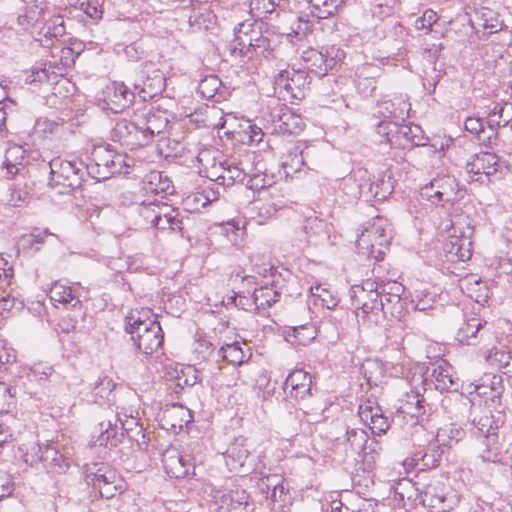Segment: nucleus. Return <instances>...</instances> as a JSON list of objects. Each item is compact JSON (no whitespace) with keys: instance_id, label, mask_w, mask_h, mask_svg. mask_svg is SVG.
I'll use <instances>...</instances> for the list:
<instances>
[{"instance_id":"obj_1","label":"nucleus","mask_w":512,"mask_h":512,"mask_svg":"<svg viewBox=\"0 0 512 512\" xmlns=\"http://www.w3.org/2000/svg\"><path fill=\"white\" fill-rule=\"evenodd\" d=\"M126 331L137 349L145 355L153 354L163 343L162 328L149 308L131 310L126 316Z\"/></svg>"},{"instance_id":"obj_2","label":"nucleus","mask_w":512,"mask_h":512,"mask_svg":"<svg viewBox=\"0 0 512 512\" xmlns=\"http://www.w3.org/2000/svg\"><path fill=\"white\" fill-rule=\"evenodd\" d=\"M131 158L118 153L109 145L95 147L91 153V163L86 165L88 175L97 181L107 180L115 174L128 173Z\"/></svg>"},{"instance_id":"obj_3","label":"nucleus","mask_w":512,"mask_h":512,"mask_svg":"<svg viewBox=\"0 0 512 512\" xmlns=\"http://www.w3.org/2000/svg\"><path fill=\"white\" fill-rule=\"evenodd\" d=\"M352 305L358 321L364 324L370 321H377L381 310H383L382 297L378 285L367 280L362 286L352 287Z\"/></svg>"},{"instance_id":"obj_4","label":"nucleus","mask_w":512,"mask_h":512,"mask_svg":"<svg viewBox=\"0 0 512 512\" xmlns=\"http://www.w3.org/2000/svg\"><path fill=\"white\" fill-rule=\"evenodd\" d=\"M134 431L135 434H140L142 431L138 420L131 415H124V418H122L117 414L99 423V434L93 436V443L109 448L116 447L121 442L125 433L129 438H133L134 436L130 433Z\"/></svg>"},{"instance_id":"obj_5","label":"nucleus","mask_w":512,"mask_h":512,"mask_svg":"<svg viewBox=\"0 0 512 512\" xmlns=\"http://www.w3.org/2000/svg\"><path fill=\"white\" fill-rule=\"evenodd\" d=\"M50 181L52 188L75 190L82 186L85 176L88 175L86 165L81 160H64L60 157L49 162Z\"/></svg>"},{"instance_id":"obj_6","label":"nucleus","mask_w":512,"mask_h":512,"mask_svg":"<svg viewBox=\"0 0 512 512\" xmlns=\"http://www.w3.org/2000/svg\"><path fill=\"white\" fill-rule=\"evenodd\" d=\"M420 195L432 204L441 206L453 204L463 197L459 181L451 174H437L421 187Z\"/></svg>"},{"instance_id":"obj_7","label":"nucleus","mask_w":512,"mask_h":512,"mask_svg":"<svg viewBox=\"0 0 512 512\" xmlns=\"http://www.w3.org/2000/svg\"><path fill=\"white\" fill-rule=\"evenodd\" d=\"M308 73L305 70L287 68L281 70L274 80V90L283 99L302 100L309 90Z\"/></svg>"},{"instance_id":"obj_8","label":"nucleus","mask_w":512,"mask_h":512,"mask_svg":"<svg viewBox=\"0 0 512 512\" xmlns=\"http://www.w3.org/2000/svg\"><path fill=\"white\" fill-rule=\"evenodd\" d=\"M422 502L433 512H450L460 502V495L451 486L436 481L427 485Z\"/></svg>"},{"instance_id":"obj_9","label":"nucleus","mask_w":512,"mask_h":512,"mask_svg":"<svg viewBox=\"0 0 512 512\" xmlns=\"http://www.w3.org/2000/svg\"><path fill=\"white\" fill-rule=\"evenodd\" d=\"M166 79L164 73L154 67L152 63H145L140 71V78L133 84V88L143 101L152 99L162 93Z\"/></svg>"},{"instance_id":"obj_10","label":"nucleus","mask_w":512,"mask_h":512,"mask_svg":"<svg viewBox=\"0 0 512 512\" xmlns=\"http://www.w3.org/2000/svg\"><path fill=\"white\" fill-rule=\"evenodd\" d=\"M234 34L235 37L228 46L231 55L252 58L254 39L262 35L261 23H240Z\"/></svg>"},{"instance_id":"obj_11","label":"nucleus","mask_w":512,"mask_h":512,"mask_svg":"<svg viewBox=\"0 0 512 512\" xmlns=\"http://www.w3.org/2000/svg\"><path fill=\"white\" fill-rule=\"evenodd\" d=\"M113 137L131 150L149 144V137L147 134H144L141 121L118 120L113 129Z\"/></svg>"},{"instance_id":"obj_12","label":"nucleus","mask_w":512,"mask_h":512,"mask_svg":"<svg viewBox=\"0 0 512 512\" xmlns=\"http://www.w3.org/2000/svg\"><path fill=\"white\" fill-rule=\"evenodd\" d=\"M270 119L275 133L299 134L305 127L303 118L283 104L272 109Z\"/></svg>"},{"instance_id":"obj_13","label":"nucleus","mask_w":512,"mask_h":512,"mask_svg":"<svg viewBox=\"0 0 512 512\" xmlns=\"http://www.w3.org/2000/svg\"><path fill=\"white\" fill-rule=\"evenodd\" d=\"M225 463L228 469L236 473H246L253 467L250 458L249 444L244 438H236L229 444L224 453Z\"/></svg>"},{"instance_id":"obj_14","label":"nucleus","mask_w":512,"mask_h":512,"mask_svg":"<svg viewBox=\"0 0 512 512\" xmlns=\"http://www.w3.org/2000/svg\"><path fill=\"white\" fill-rule=\"evenodd\" d=\"M92 485L102 498L110 499L125 489V481L112 468L103 466L91 477Z\"/></svg>"},{"instance_id":"obj_15","label":"nucleus","mask_w":512,"mask_h":512,"mask_svg":"<svg viewBox=\"0 0 512 512\" xmlns=\"http://www.w3.org/2000/svg\"><path fill=\"white\" fill-rule=\"evenodd\" d=\"M499 158L490 152H480L471 156L467 161L465 169L467 173L477 176L473 181L483 183L484 178L490 181V177L498 171Z\"/></svg>"},{"instance_id":"obj_16","label":"nucleus","mask_w":512,"mask_h":512,"mask_svg":"<svg viewBox=\"0 0 512 512\" xmlns=\"http://www.w3.org/2000/svg\"><path fill=\"white\" fill-rule=\"evenodd\" d=\"M411 104L403 95L377 102L373 116L392 121L404 122L410 115Z\"/></svg>"},{"instance_id":"obj_17","label":"nucleus","mask_w":512,"mask_h":512,"mask_svg":"<svg viewBox=\"0 0 512 512\" xmlns=\"http://www.w3.org/2000/svg\"><path fill=\"white\" fill-rule=\"evenodd\" d=\"M138 213L145 222L150 224H161L162 222L182 224L183 222V218H179V209L169 205L142 204L138 207Z\"/></svg>"},{"instance_id":"obj_18","label":"nucleus","mask_w":512,"mask_h":512,"mask_svg":"<svg viewBox=\"0 0 512 512\" xmlns=\"http://www.w3.org/2000/svg\"><path fill=\"white\" fill-rule=\"evenodd\" d=\"M158 419L163 429L176 433L190 423L193 416L188 408L179 404H173L165 407L158 414Z\"/></svg>"},{"instance_id":"obj_19","label":"nucleus","mask_w":512,"mask_h":512,"mask_svg":"<svg viewBox=\"0 0 512 512\" xmlns=\"http://www.w3.org/2000/svg\"><path fill=\"white\" fill-rule=\"evenodd\" d=\"M426 140L419 125L399 121L397 131L391 139V146L403 149L409 146H423Z\"/></svg>"},{"instance_id":"obj_20","label":"nucleus","mask_w":512,"mask_h":512,"mask_svg":"<svg viewBox=\"0 0 512 512\" xmlns=\"http://www.w3.org/2000/svg\"><path fill=\"white\" fill-rule=\"evenodd\" d=\"M386 242L384 228L382 226H367L358 236L356 244L363 254H367L369 257L380 260L382 259V252L377 250L378 254L375 255V246H383Z\"/></svg>"},{"instance_id":"obj_21","label":"nucleus","mask_w":512,"mask_h":512,"mask_svg":"<svg viewBox=\"0 0 512 512\" xmlns=\"http://www.w3.org/2000/svg\"><path fill=\"white\" fill-rule=\"evenodd\" d=\"M135 97V90H131L123 82H114L107 87L105 101L111 111L118 113L128 108L134 102Z\"/></svg>"},{"instance_id":"obj_22","label":"nucleus","mask_w":512,"mask_h":512,"mask_svg":"<svg viewBox=\"0 0 512 512\" xmlns=\"http://www.w3.org/2000/svg\"><path fill=\"white\" fill-rule=\"evenodd\" d=\"M311 389V375L302 369L292 371L284 383L286 394L295 400L305 399L311 394Z\"/></svg>"},{"instance_id":"obj_23","label":"nucleus","mask_w":512,"mask_h":512,"mask_svg":"<svg viewBox=\"0 0 512 512\" xmlns=\"http://www.w3.org/2000/svg\"><path fill=\"white\" fill-rule=\"evenodd\" d=\"M449 241L445 244V251L450 261H466L472 255V241L469 236L457 235L455 226L448 230Z\"/></svg>"},{"instance_id":"obj_24","label":"nucleus","mask_w":512,"mask_h":512,"mask_svg":"<svg viewBox=\"0 0 512 512\" xmlns=\"http://www.w3.org/2000/svg\"><path fill=\"white\" fill-rule=\"evenodd\" d=\"M361 421L371 430L373 434L385 433L389 428L386 417L382 415L379 406L373 405L371 402H365L359 406L358 411Z\"/></svg>"},{"instance_id":"obj_25","label":"nucleus","mask_w":512,"mask_h":512,"mask_svg":"<svg viewBox=\"0 0 512 512\" xmlns=\"http://www.w3.org/2000/svg\"><path fill=\"white\" fill-rule=\"evenodd\" d=\"M162 462L166 473L174 478L186 477L193 468L190 461L175 448L167 449L163 453Z\"/></svg>"},{"instance_id":"obj_26","label":"nucleus","mask_w":512,"mask_h":512,"mask_svg":"<svg viewBox=\"0 0 512 512\" xmlns=\"http://www.w3.org/2000/svg\"><path fill=\"white\" fill-rule=\"evenodd\" d=\"M221 502L228 512H252L253 504L248 493L239 486H235L221 497Z\"/></svg>"},{"instance_id":"obj_27","label":"nucleus","mask_w":512,"mask_h":512,"mask_svg":"<svg viewBox=\"0 0 512 512\" xmlns=\"http://www.w3.org/2000/svg\"><path fill=\"white\" fill-rule=\"evenodd\" d=\"M432 377L436 389L440 391H456L458 389V378L455 376L452 366L445 361L434 367Z\"/></svg>"},{"instance_id":"obj_28","label":"nucleus","mask_w":512,"mask_h":512,"mask_svg":"<svg viewBox=\"0 0 512 512\" xmlns=\"http://www.w3.org/2000/svg\"><path fill=\"white\" fill-rule=\"evenodd\" d=\"M40 34L43 39H39L41 44L45 47L53 45V40H59L66 35V25L63 15H53L46 20Z\"/></svg>"},{"instance_id":"obj_29","label":"nucleus","mask_w":512,"mask_h":512,"mask_svg":"<svg viewBox=\"0 0 512 512\" xmlns=\"http://www.w3.org/2000/svg\"><path fill=\"white\" fill-rule=\"evenodd\" d=\"M316 337L315 327L309 323L286 327L285 339L295 346H306Z\"/></svg>"},{"instance_id":"obj_30","label":"nucleus","mask_w":512,"mask_h":512,"mask_svg":"<svg viewBox=\"0 0 512 512\" xmlns=\"http://www.w3.org/2000/svg\"><path fill=\"white\" fill-rule=\"evenodd\" d=\"M49 298L55 304H61L66 309H75L80 307L81 302L77 296H75L72 287L66 286L63 283L55 282L50 291Z\"/></svg>"},{"instance_id":"obj_31","label":"nucleus","mask_w":512,"mask_h":512,"mask_svg":"<svg viewBox=\"0 0 512 512\" xmlns=\"http://www.w3.org/2000/svg\"><path fill=\"white\" fill-rule=\"evenodd\" d=\"M486 321L472 317L465 320L458 328L456 340L463 345H473L478 339V333L481 331Z\"/></svg>"},{"instance_id":"obj_32","label":"nucleus","mask_w":512,"mask_h":512,"mask_svg":"<svg viewBox=\"0 0 512 512\" xmlns=\"http://www.w3.org/2000/svg\"><path fill=\"white\" fill-rule=\"evenodd\" d=\"M25 150L18 145L9 147L5 152L2 168L6 169V176L11 178L25 169Z\"/></svg>"},{"instance_id":"obj_33","label":"nucleus","mask_w":512,"mask_h":512,"mask_svg":"<svg viewBox=\"0 0 512 512\" xmlns=\"http://www.w3.org/2000/svg\"><path fill=\"white\" fill-rule=\"evenodd\" d=\"M43 467L53 474L64 473L69 468V462L51 445H45L42 453Z\"/></svg>"},{"instance_id":"obj_34","label":"nucleus","mask_w":512,"mask_h":512,"mask_svg":"<svg viewBox=\"0 0 512 512\" xmlns=\"http://www.w3.org/2000/svg\"><path fill=\"white\" fill-rule=\"evenodd\" d=\"M311 14L319 19H327L338 14L345 4V0H307Z\"/></svg>"},{"instance_id":"obj_35","label":"nucleus","mask_w":512,"mask_h":512,"mask_svg":"<svg viewBox=\"0 0 512 512\" xmlns=\"http://www.w3.org/2000/svg\"><path fill=\"white\" fill-rule=\"evenodd\" d=\"M501 377L494 374H485L480 384L474 386V392L480 397L490 398L494 401L502 394Z\"/></svg>"},{"instance_id":"obj_36","label":"nucleus","mask_w":512,"mask_h":512,"mask_svg":"<svg viewBox=\"0 0 512 512\" xmlns=\"http://www.w3.org/2000/svg\"><path fill=\"white\" fill-rule=\"evenodd\" d=\"M423 398L420 394L411 392L407 393L398 408V412L403 415V418L410 417L411 420H419L425 413L423 406Z\"/></svg>"},{"instance_id":"obj_37","label":"nucleus","mask_w":512,"mask_h":512,"mask_svg":"<svg viewBox=\"0 0 512 512\" xmlns=\"http://www.w3.org/2000/svg\"><path fill=\"white\" fill-rule=\"evenodd\" d=\"M484 449L480 452V457L485 462L500 463L504 458L506 450L503 443L499 442L498 435L487 436L482 441Z\"/></svg>"},{"instance_id":"obj_38","label":"nucleus","mask_w":512,"mask_h":512,"mask_svg":"<svg viewBox=\"0 0 512 512\" xmlns=\"http://www.w3.org/2000/svg\"><path fill=\"white\" fill-rule=\"evenodd\" d=\"M243 345L245 344L243 343ZM219 355L227 363L236 366L243 364L250 357L249 350L244 351L239 342L223 345L219 350Z\"/></svg>"},{"instance_id":"obj_39","label":"nucleus","mask_w":512,"mask_h":512,"mask_svg":"<svg viewBox=\"0 0 512 512\" xmlns=\"http://www.w3.org/2000/svg\"><path fill=\"white\" fill-rule=\"evenodd\" d=\"M221 86V80L217 76L211 75L201 80L197 91L202 98L220 102L223 99V92L220 91Z\"/></svg>"},{"instance_id":"obj_40","label":"nucleus","mask_w":512,"mask_h":512,"mask_svg":"<svg viewBox=\"0 0 512 512\" xmlns=\"http://www.w3.org/2000/svg\"><path fill=\"white\" fill-rule=\"evenodd\" d=\"M351 181V185H355L358 188V192L354 193V197H363L366 200H370L373 198L374 181H371L367 170H357L354 173V179L352 180L350 178L346 181V183H349Z\"/></svg>"},{"instance_id":"obj_41","label":"nucleus","mask_w":512,"mask_h":512,"mask_svg":"<svg viewBox=\"0 0 512 512\" xmlns=\"http://www.w3.org/2000/svg\"><path fill=\"white\" fill-rule=\"evenodd\" d=\"M141 121L144 134L149 137V143L152 142L155 135L160 134L168 125V119L158 113H148Z\"/></svg>"},{"instance_id":"obj_42","label":"nucleus","mask_w":512,"mask_h":512,"mask_svg":"<svg viewBox=\"0 0 512 512\" xmlns=\"http://www.w3.org/2000/svg\"><path fill=\"white\" fill-rule=\"evenodd\" d=\"M149 192L161 197L172 195L175 191L172 181L164 176L161 172H152L149 175V180L146 188Z\"/></svg>"},{"instance_id":"obj_43","label":"nucleus","mask_w":512,"mask_h":512,"mask_svg":"<svg viewBox=\"0 0 512 512\" xmlns=\"http://www.w3.org/2000/svg\"><path fill=\"white\" fill-rule=\"evenodd\" d=\"M361 371L370 386H378L384 378V366L380 360L367 359L361 366Z\"/></svg>"},{"instance_id":"obj_44","label":"nucleus","mask_w":512,"mask_h":512,"mask_svg":"<svg viewBox=\"0 0 512 512\" xmlns=\"http://www.w3.org/2000/svg\"><path fill=\"white\" fill-rule=\"evenodd\" d=\"M394 191V179L388 171L380 173L374 180L373 198L376 201L386 200Z\"/></svg>"},{"instance_id":"obj_45","label":"nucleus","mask_w":512,"mask_h":512,"mask_svg":"<svg viewBox=\"0 0 512 512\" xmlns=\"http://www.w3.org/2000/svg\"><path fill=\"white\" fill-rule=\"evenodd\" d=\"M223 173L217 177V180H221L222 185H232L236 182H244L248 176V173L240 164L224 162L221 164Z\"/></svg>"},{"instance_id":"obj_46","label":"nucleus","mask_w":512,"mask_h":512,"mask_svg":"<svg viewBox=\"0 0 512 512\" xmlns=\"http://www.w3.org/2000/svg\"><path fill=\"white\" fill-rule=\"evenodd\" d=\"M304 59L308 64L307 68L317 77H323L330 71L323 50H311L306 53Z\"/></svg>"},{"instance_id":"obj_47","label":"nucleus","mask_w":512,"mask_h":512,"mask_svg":"<svg viewBox=\"0 0 512 512\" xmlns=\"http://www.w3.org/2000/svg\"><path fill=\"white\" fill-rule=\"evenodd\" d=\"M241 130L234 131L235 138L243 144H259L262 141L264 133L262 129L256 125H252L249 121L244 126L241 125Z\"/></svg>"},{"instance_id":"obj_48","label":"nucleus","mask_w":512,"mask_h":512,"mask_svg":"<svg viewBox=\"0 0 512 512\" xmlns=\"http://www.w3.org/2000/svg\"><path fill=\"white\" fill-rule=\"evenodd\" d=\"M116 387V384L112 379L108 377H103L98 380L92 390V395L96 402L102 403L104 401H112L113 400V391Z\"/></svg>"},{"instance_id":"obj_49","label":"nucleus","mask_w":512,"mask_h":512,"mask_svg":"<svg viewBox=\"0 0 512 512\" xmlns=\"http://www.w3.org/2000/svg\"><path fill=\"white\" fill-rule=\"evenodd\" d=\"M382 303L383 310H381V313L384 316L389 315L390 317L397 320H401L405 316V301L401 297L382 298Z\"/></svg>"},{"instance_id":"obj_50","label":"nucleus","mask_w":512,"mask_h":512,"mask_svg":"<svg viewBox=\"0 0 512 512\" xmlns=\"http://www.w3.org/2000/svg\"><path fill=\"white\" fill-rule=\"evenodd\" d=\"M22 453L24 462L30 466H36L42 462V453L44 446H40L37 442L32 441L22 444L19 448Z\"/></svg>"},{"instance_id":"obj_51","label":"nucleus","mask_w":512,"mask_h":512,"mask_svg":"<svg viewBox=\"0 0 512 512\" xmlns=\"http://www.w3.org/2000/svg\"><path fill=\"white\" fill-rule=\"evenodd\" d=\"M346 436L347 442L354 452L360 453L366 449L369 437L363 429H348Z\"/></svg>"},{"instance_id":"obj_52","label":"nucleus","mask_w":512,"mask_h":512,"mask_svg":"<svg viewBox=\"0 0 512 512\" xmlns=\"http://www.w3.org/2000/svg\"><path fill=\"white\" fill-rule=\"evenodd\" d=\"M113 213V209H111L109 206L99 207L97 205L91 204L88 205L85 210H83V218L84 221H88L93 224L94 221L108 220L109 216Z\"/></svg>"},{"instance_id":"obj_53","label":"nucleus","mask_w":512,"mask_h":512,"mask_svg":"<svg viewBox=\"0 0 512 512\" xmlns=\"http://www.w3.org/2000/svg\"><path fill=\"white\" fill-rule=\"evenodd\" d=\"M463 435V431L454 425L440 428L434 436L439 445H451V442H458Z\"/></svg>"},{"instance_id":"obj_54","label":"nucleus","mask_w":512,"mask_h":512,"mask_svg":"<svg viewBox=\"0 0 512 512\" xmlns=\"http://www.w3.org/2000/svg\"><path fill=\"white\" fill-rule=\"evenodd\" d=\"M481 25L489 34L500 31L503 26L502 20L499 19L497 13L491 9H483L480 16Z\"/></svg>"},{"instance_id":"obj_55","label":"nucleus","mask_w":512,"mask_h":512,"mask_svg":"<svg viewBox=\"0 0 512 512\" xmlns=\"http://www.w3.org/2000/svg\"><path fill=\"white\" fill-rule=\"evenodd\" d=\"M23 306V302L12 294V290L9 292L4 290L2 292L0 296V315L3 316L5 313H10L13 310L19 311Z\"/></svg>"},{"instance_id":"obj_56","label":"nucleus","mask_w":512,"mask_h":512,"mask_svg":"<svg viewBox=\"0 0 512 512\" xmlns=\"http://www.w3.org/2000/svg\"><path fill=\"white\" fill-rule=\"evenodd\" d=\"M15 406V391L4 382H0V414L8 413Z\"/></svg>"},{"instance_id":"obj_57","label":"nucleus","mask_w":512,"mask_h":512,"mask_svg":"<svg viewBox=\"0 0 512 512\" xmlns=\"http://www.w3.org/2000/svg\"><path fill=\"white\" fill-rule=\"evenodd\" d=\"M476 428L483 439L487 436L498 435L496 433L497 425L493 419V416L489 413H486L480 416L477 420H474Z\"/></svg>"},{"instance_id":"obj_58","label":"nucleus","mask_w":512,"mask_h":512,"mask_svg":"<svg viewBox=\"0 0 512 512\" xmlns=\"http://www.w3.org/2000/svg\"><path fill=\"white\" fill-rule=\"evenodd\" d=\"M402 464L406 472H409L415 468L422 470L435 465L434 460L430 462L427 459V454L422 452H418L413 457L405 459Z\"/></svg>"},{"instance_id":"obj_59","label":"nucleus","mask_w":512,"mask_h":512,"mask_svg":"<svg viewBox=\"0 0 512 512\" xmlns=\"http://www.w3.org/2000/svg\"><path fill=\"white\" fill-rule=\"evenodd\" d=\"M278 298L279 294L271 287H261L254 292V300L259 306H271Z\"/></svg>"},{"instance_id":"obj_60","label":"nucleus","mask_w":512,"mask_h":512,"mask_svg":"<svg viewBox=\"0 0 512 512\" xmlns=\"http://www.w3.org/2000/svg\"><path fill=\"white\" fill-rule=\"evenodd\" d=\"M283 482L284 479L280 474H271L261 477L257 485L260 491L266 494L267 498H269L270 493L273 492V489Z\"/></svg>"},{"instance_id":"obj_61","label":"nucleus","mask_w":512,"mask_h":512,"mask_svg":"<svg viewBox=\"0 0 512 512\" xmlns=\"http://www.w3.org/2000/svg\"><path fill=\"white\" fill-rule=\"evenodd\" d=\"M246 187L251 190L259 191L270 187L273 183L272 177H268L264 173H253L247 176Z\"/></svg>"},{"instance_id":"obj_62","label":"nucleus","mask_w":512,"mask_h":512,"mask_svg":"<svg viewBox=\"0 0 512 512\" xmlns=\"http://www.w3.org/2000/svg\"><path fill=\"white\" fill-rule=\"evenodd\" d=\"M329 69H334L345 59L346 53L343 49L336 45H331L323 49Z\"/></svg>"},{"instance_id":"obj_63","label":"nucleus","mask_w":512,"mask_h":512,"mask_svg":"<svg viewBox=\"0 0 512 512\" xmlns=\"http://www.w3.org/2000/svg\"><path fill=\"white\" fill-rule=\"evenodd\" d=\"M310 291L314 297H317L321 301L323 306H326L327 308L336 306L337 300L329 289L322 287L321 285H316L312 286Z\"/></svg>"},{"instance_id":"obj_64","label":"nucleus","mask_w":512,"mask_h":512,"mask_svg":"<svg viewBox=\"0 0 512 512\" xmlns=\"http://www.w3.org/2000/svg\"><path fill=\"white\" fill-rule=\"evenodd\" d=\"M399 121L392 120H381L376 124V132L385 138V140L391 145V139L393 134L397 131Z\"/></svg>"}]
</instances>
